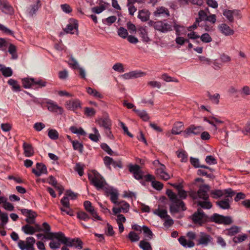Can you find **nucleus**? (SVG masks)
<instances>
[{
	"instance_id": "3",
	"label": "nucleus",
	"mask_w": 250,
	"mask_h": 250,
	"mask_svg": "<svg viewBox=\"0 0 250 250\" xmlns=\"http://www.w3.org/2000/svg\"><path fill=\"white\" fill-rule=\"evenodd\" d=\"M190 218L194 224L200 226H202L204 224L208 222V216L200 208H198L197 211L190 216Z\"/></svg>"
},
{
	"instance_id": "29",
	"label": "nucleus",
	"mask_w": 250,
	"mask_h": 250,
	"mask_svg": "<svg viewBox=\"0 0 250 250\" xmlns=\"http://www.w3.org/2000/svg\"><path fill=\"white\" fill-rule=\"evenodd\" d=\"M47 82L42 79H36L34 78V89H37L39 88L45 87Z\"/></svg>"
},
{
	"instance_id": "9",
	"label": "nucleus",
	"mask_w": 250,
	"mask_h": 250,
	"mask_svg": "<svg viewBox=\"0 0 250 250\" xmlns=\"http://www.w3.org/2000/svg\"><path fill=\"white\" fill-rule=\"evenodd\" d=\"M83 206L85 209L89 213L93 220L96 219L98 220H102L101 217L97 214L96 211L95 210L94 207L92 206V204L90 201H84Z\"/></svg>"
},
{
	"instance_id": "8",
	"label": "nucleus",
	"mask_w": 250,
	"mask_h": 250,
	"mask_svg": "<svg viewBox=\"0 0 250 250\" xmlns=\"http://www.w3.org/2000/svg\"><path fill=\"white\" fill-rule=\"evenodd\" d=\"M204 128L201 126H195L194 125H190L184 131L183 134L185 138L188 137L191 134L197 135L201 133Z\"/></svg>"
},
{
	"instance_id": "61",
	"label": "nucleus",
	"mask_w": 250,
	"mask_h": 250,
	"mask_svg": "<svg viewBox=\"0 0 250 250\" xmlns=\"http://www.w3.org/2000/svg\"><path fill=\"white\" fill-rule=\"evenodd\" d=\"M113 160V158H112L109 156H105L104 158V162L105 165L109 169H111L110 165H112Z\"/></svg>"
},
{
	"instance_id": "58",
	"label": "nucleus",
	"mask_w": 250,
	"mask_h": 250,
	"mask_svg": "<svg viewBox=\"0 0 250 250\" xmlns=\"http://www.w3.org/2000/svg\"><path fill=\"white\" fill-rule=\"evenodd\" d=\"M101 148L109 155H112L114 152L111 150L109 146L105 143H102L101 145Z\"/></svg>"
},
{
	"instance_id": "21",
	"label": "nucleus",
	"mask_w": 250,
	"mask_h": 250,
	"mask_svg": "<svg viewBox=\"0 0 250 250\" xmlns=\"http://www.w3.org/2000/svg\"><path fill=\"white\" fill-rule=\"evenodd\" d=\"M102 0H98L97 3L100 5L99 6H95L91 8V11L95 14H100L105 9V6L103 4Z\"/></svg>"
},
{
	"instance_id": "11",
	"label": "nucleus",
	"mask_w": 250,
	"mask_h": 250,
	"mask_svg": "<svg viewBox=\"0 0 250 250\" xmlns=\"http://www.w3.org/2000/svg\"><path fill=\"white\" fill-rule=\"evenodd\" d=\"M129 171L133 173L134 177L137 180H141L144 178L143 171L141 167L138 165H130L129 166Z\"/></svg>"
},
{
	"instance_id": "38",
	"label": "nucleus",
	"mask_w": 250,
	"mask_h": 250,
	"mask_svg": "<svg viewBox=\"0 0 250 250\" xmlns=\"http://www.w3.org/2000/svg\"><path fill=\"white\" fill-rule=\"evenodd\" d=\"M227 231L228 235L230 236H233L239 232L240 228L236 226H233L230 229H227Z\"/></svg>"
},
{
	"instance_id": "32",
	"label": "nucleus",
	"mask_w": 250,
	"mask_h": 250,
	"mask_svg": "<svg viewBox=\"0 0 250 250\" xmlns=\"http://www.w3.org/2000/svg\"><path fill=\"white\" fill-rule=\"evenodd\" d=\"M196 203L197 206H200L204 209H209L212 206L211 203L208 200H204V201L197 200Z\"/></svg>"
},
{
	"instance_id": "50",
	"label": "nucleus",
	"mask_w": 250,
	"mask_h": 250,
	"mask_svg": "<svg viewBox=\"0 0 250 250\" xmlns=\"http://www.w3.org/2000/svg\"><path fill=\"white\" fill-rule=\"evenodd\" d=\"M152 187L157 190H161L164 187V185L160 182L157 181H152L151 183Z\"/></svg>"
},
{
	"instance_id": "62",
	"label": "nucleus",
	"mask_w": 250,
	"mask_h": 250,
	"mask_svg": "<svg viewBox=\"0 0 250 250\" xmlns=\"http://www.w3.org/2000/svg\"><path fill=\"white\" fill-rule=\"evenodd\" d=\"M61 243H62V242L59 240L58 241L52 240L49 243V245L51 249H56L60 248L61 247Z\"/></svg>"
},
{
	"instance_id": "15",
	"label": "nucleus",
	"mask_w": 250,
	"mask_h": 250,
	"mask_svg": "<svg viewBox=\"0 0 250 250\" xmlns=\"http://www.w3.org/2000/svg\"><path fill=\"white\" fill-rule=\"evenodd\" d=\"M73 20V23H69L68 24L66 27V28H63L64 32L66 34H74V32H73V30H76L77 32H78V24L77 21L76 20ZM78 34V33H77Z\"/></svg>"
},
{
	"instance_id": "57",
	"label": "nucleus",
	"mask_w": 250,
	"mask_h": 250,
	"mask_svg": "<svg viewBox=\"0 0 250 250\" xmlns=\"http://www.w3.org/2000/svg\"><path fill=\"white\" fill-rule=\"evenodd\" d=\"M68 64L73 69H77L78 68V63L77 61L73 57H71L68 62Z\"/></svg>"
},
{
	"instance_id": "63",
	"label": "nucleus",
	"mask_w": 250,
	"mask_h": 250,
	"mask_svg": "<svg viewBox=\"0 0 250 250\" xmlns=\"http://www.w3.org/2000/svg\"><path fill=\"white\" fill-rule=\"evenodd\" d=\"M121 202V209L124 213H126L128 212L129 208V205L125 201H120Z\"/></svg>"
},
{
	"instance_id": "39",
	"label": "nucleus",
	"mask_w": 250,
	"mask_h": 250,
	"mask_svg": "<svg viewBox=\"0 0 250 250\" xmlns=\"http://www.w3.org/2000/svg\"><path fill=\"white\" fill-rule=\"evenodd\" d=\"M48 137L52 140H57L59 138V133L58 131L53 129H49L48 132Z\"/></svg>"
},
{
	"instance_id": "36",
	"label": "nucleus",
	"mask_w": 250,
	"mask_h": 250,
	"mask_svg": "<svg viewBox=\"0 0 250 250\" xmlns=\"http://www.w3.org/2000/svg\"><path fill=\"white\" fill-rule=\"evenodd\" d=\"M72 144L74 150L79 151L81 153L83 152V146L82 143L79 142L78 141L75 140L72 142Z\"/></svg>"
},
{
	"instance_id": "4",
	"label": "nucleus",
	"mask_w": 250,
	"mask_h": 250,
	"mask_svg": "<svg viewBox=\"0 0 250 250\" xmlns=\"http://www.w3.org/2000/svg\"><path fill=\"white\" fill-rule=\"evenodd\" d=\"M226 192L227 194L225 195L224 199L216 202L218 206L224 209H229L230 208L229 203L232 201V197L235 194L231 188L226 189Z\"/></svg>"
},
{
	"instance_id": "55",
	"label": "nucleus",
	"mask_w": 250,
	"mask_h": 250,
	"mask_svg": "<svg viewBox=\"0 0 250 250\" xmlns=\"http://www.w3.org/2000/svg\"><path fill=\"white\" fill-rule=\"evenodd\" d=\"M133 4L134 3H130V1H127V6L128 8L129 14L131 16H133L137 10V8Z\"/></svg>"
},
{
	"instance_id": "24",
	"label": "nucleus",
	"mask_w": 250,
	"mask_h": 250,
	"mask_svg": "<svg viewBox=\"0 0 250 250\" xmlns=\"http://www.w3.org/2000/svg\"><path fill=\"white\" fill-rule=\"evenodd\" d=\"M226 189L225 190H220V189H215L212 190L210 191V195L214 199H218L223 195H226L227 194L226 192Z\"/></svg>"
},
{
	"instance_id": "2",
	"label": "nucleus",
	"mask_w": 250,
	"mask_h": 250,
	"mask_svg": "<svg viewBox=\"0 0 250 250\" xmlns=\"http://www.w3.org/2000/svg\"><path fill=\"white\" fill-rule=\"evenodd\" d=\"M166 194L171 202L169 206V211L172 214L179 212L180 209L182 211L187 209L184 202L179 199L177 195L171 189H167Z\"/></svg>"
},
{
	"instance_id": "44",
	"label": "nucleus",
	"mask_w": 250,
	"mask_h": 250,
	"mask_svg": "<svg viewBox=\"0 0 250 250\" xmlns=\"http://www.w3.org/2000/svg\"><path fill=\"white\" fill-rule=\"evenodd\" d=\"M247 235L244 234L243 235H239L237 236H235L233 238V241L235 243H239L244 241L247 238Z\"/></svg>"
},
{
	"instance_id": "1",
	"label": "nucleus",
	"mask_w": 250,
	"mask_h": 250,
	"mask_svg": "<svg viewBox=\"0 0 250 250\" xmlns=\"http://www.w3.org/2000/svg\"><path fill=\"white\" fill-rule=\"evenodd\" d=\"M88 179L91 184L95 186L98 190L103 189L104 194L106 196L110 195L111 201L117 205L121 204V202H118L119 192L117 189L108 186L104 179L97 171H94L93 175H88Z\"/></svg>"
},
{
	"instance_id": "56",
	"label": "nucleus",
	"mask_w": 250,
	"mask_h": 250,
	"mask_svg": "<svg viewBox=\"0 0 250 250\" xmlns=\"http://www.w3.org/2000/svg\"><path fill=\"white\" fill-rule=\"evenodd\" d=\"M198 16L199 18H196V20H199V22L202 21H206L208 17L207 13L203 10L199 11Z\"/></svg>"
},
{
	"instance_id": "49",
	"label": "nucleus",
	"mask_w": 250,
	"mask_h": 250,
	"mask_svg": "<svg viewBox=\"0 0 250 250\" xmlns=\"http://www.w3.org/2000/svg\"><path fill=\"white\" fill-rule=\"evenodd\" d=\"M77 217L84 221H86L90 218V216L84 211H79L77 212Z\"/></svg>"
},
{
	"instance_id": "26",
	"label": "nucleus",
	"mask_w": 250,
	"mask_h": 250,
	"mask_svg": "<svg viewBox=\"0 0 250 250\" xmlns=\"http://www.w3.org/2000/svg\"><path fill=\"white\" fill-rule=\"evenodd\" d=\"M0 71L2 75L6 77H10L12 75V70L10 67H6L3 65L0 64Z\"/></svg>"
},
{
	"instance_id": "41",
	"label": "nucleus",
	"mask_w": 250,
	"mask_h": 250,
	"mask_svg": "<svg viewBox=\"0 0 250 250\" xmlns=\"http://www.w3.org/2000/svg\"><path fill=\"white\" fill-rule=\"evenodd\" d=\"M157 174L159 175L161 178L164 180H167L170 178L169 175L162 168H159L157 169Z\"/></svg>"
},
{
	"instance_id": "14",
	"label": "nucleus",
	"mask_w": 250,
	"mask_h": 250,
	"mask_svg": "<svg viewBox=\"0 0 250 250\" xmlns=\"http://www.w3.org/2000/svg\"><path fill=\"white\" fill-rule=\"evenodd\" d=\"M45 233V235L44 236L45 239L52 240V241L55 238L61 242L64 235V233L61 231L58 232H51L48 231L46 232Z\"/></svg>"
},
{
	"instance_id": "59",
	"label": "nucleus",
	"mask_w": 250,
	"mask_h": 250,
	"mask_svg": "<svg viewBox=\"0 0 250 250\" xmlns=\"http://www.w3.org/2000/svg\"><path fill=\"white\" fill-rule=\"evenodd\" d=\"M83 167L84 166L83 165H81L80 163L76 164L75 170L78 172L80 176H83Z\"/></svg>"
},
{
	"instance_id": "47",
	"label": "nucleus",
	"mask_w": 250,
	"mask_h": 250,
	"mask_svg": "<svg viewBox=\"0 0 250 250\" xmlns=\"http://www.w3.org/2000/svg\"><path fill=\"white\" fill-rule=\"evenodd\" d=\"M128 238L132 242L138 241L140 239L139 235L136 233L132 231L129 233Z\"/></svg>"
},
{
	"instance_id": "5",
	"label": "nucleus",
	"mask_w": 250,
	"mask_h": 250,
	"mask_svg": "<svg viewBox=\"0 0 250 250\" xmlns=\"http://www.w3.org/2000/svg\"><path fill=\"white\" fill-rule=\"evenodd\" d=\"M209 186L208 185H203L199 187V189L197 192H195L190 194V196L193 200H198V199L204 200H208L209 195L208 192L209 190Z\"/></svg>"
},
{
	"instance_id": "42",
	"label": "nucleus",
	"mask_w": 250,
	"mask_h": 250,
	"mask_svg": "<svg viewBox=\"0 0 250 250\" xmlns=\"http://www.w3.org/2000/svg\"><path fill=\"white\" fill-rule=\"evenodd\" d=\"M142 229L146 237H147L149 239H152L153 234L148 227L146 226H143Z\"/></svg>"
},
{
	"instance_id": "45",
	"label": "nucleus",
	"mask_w": 250,
	"mask_h": 250,
	"mask_svg": "<svg viewBox=\"0 0 250 250\" xmlns=\"http://www.w3.org/2000/svg\"><path fill=\"white\" fill-rule=\"evenodd\" d=\"M117 20V18L115 16H112L103 20V22L108 25H111L115 22Z\"/></svg>"
},
{
	"instance_id": "12",
	"label": "nucleus",
	"mask_w": 250,
	"mask_h": 250,
	"mask_svg": "<svg viewBox=\"0 0 250 250\" xmlns=\"http://www.w3.org/2000/svg\"><path fill=\"white\" fill-rule=\"evenodd\" d=\"M0 9L6 14L12 15L14 13L13 7L5 0H0Z\"/></svg>"
},
{
	"instance_id": "31",
	"label": "nucleus",
	"mask_w": 250,
	"mask_h": 250,
	"mask_svg": "<svg viewBox=\"0 0 250 250\" xmlns=\"http://www.w3.org/2000/svg\"><path fill=\"white\" fill-rule=\"evenodd\" d=\"M22 230L27 234L32 235L35 233V228L28 224L23 226L21 228Z\"/></svg>"
},
{
	"instance_id": "16",
	"label": "nucleus",
	"mask_w": 250,
	"mask_h": 250,
	"mask_svg": "<svg viewBox=\"0 0 250 250\" xmlns=\"http://www.w3.org/2000/svg\"><path fill=\"white\" fill-rule=\"evenodd\" d=\"M156 27L157 30L161 31L163 33H167L172 30V26L167 22L160 21L157 24Z\"/></svg>"
},
{
	"instance_id": "33",
	"label": "nucleus",
	"mask_w": 250,
	"mask_h": 250,
	"mask_svg": "<svg viewBox=\"0 0 250 250\" xmlns=\"http://www.w3.org/2000/svg\"><path fill=\"white\" fill-rule=\"evenodd\" d=\"M86 92L90 95H92L96 98H103V96L98 92L96 89H93L90 87L86 88Z\"/></svg>"
},
{
	"instance_id": "6",
	"label": "nucleus",
	"mask_w": 250,
	"mask_h": 250,
	"mask_svg": "<svg viewBox=\"0 0 250 250\" xmlns=\"http://www.w3.org/2000/svg\"><path fill=\"white\" fill-rule=\"evenodd\" d=\"M208 222L224 225H230L233 223L231 217L224 216L218 213H214L210 217H208Z\"/></svg>"
},
{
	"instance_id": "43",
	"label": "nucleus",
	"mask_w": 250,
	"mask_h": 250,
	"mask_svg": "<svg viewBox=\"0 0 250 250\" xmlns=\"http://www.w3.org/2000/svg\"><path fill=\"white\" fill-rule=\"evenodd\" d=\"M139 247L143 250H152L150 243L144 240L140 242Z\"/></svg>"
},
{
	"instance_id": "13",
	"label": "nucleus",
	"mask_w": 250,
	"mask_h": 250,
	"mask_svg": "<svg viewBox=\"0 0 250 250\" xmlns=\"http://www.w3.org/2000/svg\"><path fill=\"white\" fill-rule=\"evenodd\" d=\"M47 109L49 111L53 112L59 113L60 114H62L63 112V109L61 106H59L57 104L49 100L46 102Z\"/></svg>"
},
{
	"instance_id": "7",
	"label": "nucleus",
	"mask_w": 250,
	"mask_h": 250,
	"mask_svg": "<svg viewBox=\"0 0 250 250\" xmlns=\"http://www.w3.org/2000/svg\"><path fill=\"white\" fill-rule=\"evenodd\" d=\"M62 243L69 247H75L79 250L83 248V242L79 238H71L65 237L64 234Z\"/></svg>"
},
{
	"instance_id": "34",
	"label": "nucleus",
	"mask_w": 250,
	"mask_h": 250,
	"mask_svg": "<svg viewBox=\"0 0 250 250\" xmlns=\"http://www.w3.org/2000/svg\"><path fill=\"white\" fill-rule=\"evenodd\" d=\"M154 213L159 216L162 219L169 217V215L167 214V210L166 209H161L158 208L154 210Z\"/></svg>"
},
{
	"instance_id": "18",
	"label": "nucleus",
	"mask_w": 250,
	"mask_h": 250,
	"mask_svg": "<svg viewBox=\"0 0 250 250\" xmlns=\"http://www.w3.org/2000/svg\"><path fill=\"white\" fill-rule=\"evenodd\" d=\"M150 13L146 9L139 10L138 18L143 22H146L149 20Z\"/></svg>"
},
{
	"instance_id": "48",
	"label": "nucleus",
	"mask_w": 250,
	"mask_h": 250,
	"mask_svg": "<svg viewBox=\"0 0 250 250\" xmlns=\"http://www.w3.org/2000/svg\"><path fill=\"white\" fill-rule=\"evenodd\" d=\"M118 35L122 38L125 39L128 36V32L126 29L123 27H120L118 30Z\"/></svg>"
},
{
	"instance_id": "40",
	"label": "nucleus",
	"mask_w": 250,
	"mask_h": 250,
	"mask_svg": "<svg viewBox=\"0 0 250 250\" xmlns=\"http://www.w3.org/2000/svg\"><path fill=\"white\" fill-rule=\"evenodd\" d=\"M223 15L230 22L234 21V18L233 15L232 10H225L223 12Z\"/></svg>"
},
{
	"instance_id": "35",
	"label": "nucleus",
	"mask_w": 250,
	"mask_h": 250,
	"mask_svg": "<svg viewBox=\"0 0 250 250\" xmlns=\"http://www.w3.org/2000/svg\"><path fill=\"white\" fill-rule=\"evenodd\" d=\"M8 51V52L12 55V59H16L18 58V55L17 54V48L15 45L12 43H10Z\"/></svg>"
},
{
	"instance_id": "46",
	"label": "nucleus",
	"mask_w": 250,
	"mask_h": 250,
	"mask_svg": "<svg viewBox=\"0 0 250 250\" xmlns=\"http://www.w3.org/2000/svg\"><path fill=\"white\" fill-rule=\"evenodd\" d=\"M210 237L208 235L202 236L198 240V245H208V242L210 241Z\"/></svg>"
},
{
	"instance_id": "53",
	"label": "nucleus",
	"mask_w": 250,
	"mask_h": 250,
	"mask_svg": "<svg viewBox=\"0 0 250 250\" xmlns=\"http://www.w3.org/2000/svg\"><path fill=\"white\" fill-rule=\"evenodd\" d=\"M0 219L1 221V226L4 227L8 221V214L6 213L2 212L0 214Z\"/></svg>"
},
{
	"instance_id": "30",
	"label": "nucleus",
	"mask_w": 250,
	"mask_h": 250,
	"mask_svg": "<svg viewBox=\"0 0 250 250\" xmlns=\"http://www.w3.org/2000/svg\"><path fill=\"white\" fill-rule=\"evenodd\" d=\"M154 14L155 16H164L165 15L167 16H169L168 10L164 7L157 8V10L154 12Z\"/></svg>"
},
{
	"instance_id": "37",
	"label": "nucleus",
	"mask_w": 250,
	"mask_h": 250,
	"mask_svg": "<svg viewBox=\"0 0 250 250\" xmlns=\"http://www.w3.org/2000/svg\"><path fill=\"white\" fill-rule=\"evenodd\" d=\"M69 129L72 133L74 134H77L83 136H85L86 135V132L81 127L77 128V127L75 126H71Z\"/></svg>"
},
{
	"instance_id": "17",
	"label": "nucleus",
	"mask_w": 250,
	"mask_h": 250,
	"mask_svg": "<svg viewBox=\"0 0 250 250\" xmlns=\"http://www.w3.org/2000/svg\"><path fill=\"white\" fill-rule=\"evenodd\" d=\"M221 32L225 36H230L234 34V31L230 27L225 23H222L218 26Z\"/></svg>"
},
{
	"instance_id": "60",
	"label": "nucleus",
	"mask_w": 250,
	"mask_h": 250,
	"mask_svg": "<svg viewBox=\"0 0 250 250\" xmlns=\"http://www.w3.org/2000/svg\"><path fill=\"white\" fill-rule=\"evenodd\" d=\"M112 68L115 71L119 72H124L125 71L124 66L123 64L121 63H117L115 64Z\"/></svg>"
},
{
	"instance_id": "10",
	"label": "nucleus",
	"mask_w": 250,
	"mask_h": 250,
	"mask_svg": "<svg viewBox=\"0 0 250 250\" xmlns=\"http://www.w3.org/2000/svg\"><path fill=\"white\" fill-rule=\"evenodd\" d=\"M82 103L78 99H72L66 102L65 106L67 109L76 111L79 108L82 107Z\"/></svg>"
},
{
	"instance_id": "51",
	"label": "nucleus",
	"mask_w": 250,
	"mask_h": 250,
	"mask_svg": "<svg viewBox=\"0 0 250 250\" xmlns=\"http://www.w3.org/2000/svg\"><path fill=\"white\" fill-rule=\"evenodd\" d=\"M84 114L88 117L93 116L96 113V111L94 108L88 107L84 108Z\"/></svg>"
},
{
	"instance_id": "25",
	"label": "nucleus",
	"mask_w": 250,
	"mask_h": 250,
	"mask_svg": "<svg viewBox=\"0 0 250 250\" xmlns=\"http://www.w3.org/2000/svg\"><path fill=\"white\" fill-rule=\"evenodd\" d=\"M7 83L9 85L12 86V88L13 91L16 92L21 91V86L18 83L17 81L10 79L8 81Z\"/></svg>"
},
{
	"instance_id": "22",
	"label": "nucleus",
	"mask_w": 250,
	"mask_h": 250,
	"mask_svg": "<svg viewBox=\"0 0 250 250\" xmlns=\"http://www.w3.org/2000/svg\"><path fill=\"white\" fill-rule=\"evenodd\" d=\"M23 86L25 88L34 89V78H24L21 80Z\"/></svg>"
},
{
	"instance_id": "19",
	"label": "nucleus",
	"mask_w": 250,
	"mask_h": 250,
	"mask_svg": "<svg viewBox=\"0 0 250 250\" xmlns=\"http://www.w3.org/2000/svg\"><path fill=\"white\" fill-rule=\"evenodd\" d=\"M184 128V124L182 122H177L173 125L171 133L174 135L180 134Z\"/></svg>"
},
{
	"instance_id": "28",
	"label": "nucleus",
	"mask_w": 250,
	"mask_h": 250,
	"mask_svg": "<svg viewBox=\"0 0 250 250\" xmlns=\"http://www.w3.org/2000/svg\"><path fill=\"white\" fill-rule=\"evenodd\" d=\"M134 111L143 121H147L149 120V117L147 112L145 111H141L136 108L133 109Z\"/></svg>"
},
{
	"instance_id": "54",
	"label": "nucleus",
	"mask_w": 250,
	"mask_h": 250,
	"mask_svg": "<svg viewBox=\"0 0 250 250\" xmlns=\"http://www.w3.org/2000/svg\"><path fill=\"white\" fill-rule=\"evenodd\" d=\"M0 30L6 35L14 36V32L0 23Z\"/></svg>"
},
{
	"instance_id": "27",
	"label": "nucleus",
	"mask_w": 250,
	"mask_h": 250,
	"mask_svg": "<svg viewBox=\"0 0 250 250\" xmlns=\"http://www.w3.org/2000/svg\"><path fill=\"white\" fill-rule=\"evenodd\" d=\"M98 123L100 125L104 127V129L109 128L111 125V121L108 118L101 119Z\"/></svg>"
},
{
	"instance_id": "52",
	"label": "nucleus",
	"mask_w": 250,
	"mask_h": 250,
	"mask_svg": "<svg viewBox=\"0 0 250 250\" xmlns=\"http://www.w3.org/2000/svg\"><path fill=\"white\" fill-rule=\"evenodd\" d=\"M200 38L203 42L208 43L212 41L211 37L207 33L203 34Z\"/></svg>"
},
{
	"instance_id": "20",
	"label": "nucleus",
	"mask_w": 250,
	"mask_h": 250,
	"mask_svg": "<svg viewBox=\"0 0 250 250\" xmlns=\"http://www.w3.org/2000/svg\"><path fill=\"white\" fill-rule=\"evenodd\" d=\"M24 153L26 157H31L34 154V150L32 146L30 144L24 142L23 144Z\"/></svg>"
},
{
	"instance_id": "23",
	"label": "nucleus",
	"mask_w": 250,
	"mask_h": 250,
	"mask_svg": "<svg viewBox=\"0 0 250 250\" xmlns=\"http://www.w3.org/2000/svg\"><path fill=\"white\" fill-rule=\"evenodd\" d=\"M138 32L140 36L142 38V40L143 42H148L150 41L147 35V32L145 28L143 27H140L138 29Z\"/></svg>"
},
{
	"instance_id": "64",
	"label": "nucleus",
	"mask_w": 250,
	"mask_h": 250,
	"mask_svg": "<svg viewBox=\"0 0 250 250\" xmlns=\"http://www.w3.org/2000/svg\"><path fill=\"white\" fill-rule=\"evenodd\" d=\"M205 161L206 163L209 165L217 164V160L211 155L207 156L206 158Z\"/></svg>"
}]
</instances>
